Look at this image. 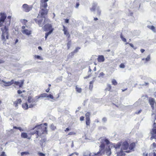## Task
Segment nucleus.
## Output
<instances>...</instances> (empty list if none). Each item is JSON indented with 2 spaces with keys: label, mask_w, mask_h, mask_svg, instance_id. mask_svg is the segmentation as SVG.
<instances>
[{
  "label": "nucleus",
  "mask_w": 156,
  "mask_h": 156,
  "mask_svg": "<svg viewBox=\"0 0 156 156\" xmlns=\"http://www.w3.org/2000/svg\"><path fill=\"white\" fill-rule=\"evenodd\" d=\"M0 16V27H1L3 26V23L4 22H5L6 25L4 28H1V30L2 32V40L5 41L6 39H9L8 29L7 26L8 27L10 25L11 16H8L7 17V19H9V20H6L5 21L7 17L6 14L4 12H1Z\"/></svg>",
  "instance_id": "1"
},
{
  "label": "nucleus",
  "mask_w": 156,
  "mask_h": 156,
  "mask_svg": "<svg viewBox=\"0 0 156 156\" xmlns=\"http://www.w3.org/2000/svg\"><path fill=\"white\" fill-rule=\"evenodd\" d=\"M99 147V151L97 153H91L88 151H86L83 153V156H101L104 154L105 151L108 156L110 155L111 154V149L113 147L112 146H111V148L110 147V146H109L106 148L105 150H104L105 147L104 144H101Z\"/></svg>",
  "instance_id": "2"
},
{
  "label": "nucleus",
  "mask_w": 156,
  "mask_h": 156,
  "mask_svg": "<svg viewBox=\"0 0 156 156\" xmlns=\"http://www.w3.org/2000/svg\"><path fill=\"white\" fill-rule=\"evenodd\" d=\"M48 0H41L40 3V9L41 10L39 12V13L41 15V17L45 18L44 21V24H45L47 22H50V20L49 19L45 18V16H46L48 12V10L46 9L48 7V5L47 2Z\"/></svg>",
  "instance_id": "3"
},
{
  "label": "nucleus",
  "mask_w": 156,
  "mask_h": 156,
  "mask_svg": "<svg viewBox=\"0 0 156 156\" xmlns=\"http://www.w3.org/2000/svg\"><path fill=\"white\" fill-rule=\"evenodd\" d=\"M152 117L155 118L154 120V126L150 132V133L151 135V136L150 138V140H152L153 139H156V117L155 115L153 113L151 115Z\"/></svg>",
  "instance_id": "4"
},
{
  "label": "nucleus",
  "mask_w": 156,
  "mask_h": 156,
  "mask_svg": "<svg viewBox=\"0 0 156 156\" xmlns=\"http://www.w3.org/2000/svg\"><path fill=\"white\" fill-rule=\"evenodd\" d=\"M44 30L45 31H49L45 34V38L46 40L48 36L54 30V28H52V26L51 24L48 23L44 25Z\"/></svg>",
  "instance_id": "5"
},
{
  "label": "nucleus",
  "mask_w": 156,
  "mask_h": 156,
  "mask_svg": "<svg viewBox=\"0 0 156 156\" xmlns=\"http://www.w3.org/2000/svg\"><path fill=\"white\" fill-rule=\"evenodd\" d=\"M121 145L122 146L120 151L119 152H116L117 153V156H123L124 155L125 153L122 150L127 149L129 146L128 143L126 141L122 143Z\"/></svg>",
  "instance_id": "6"
},
{
  "label": "nucleus",
  "mask_w": 156,
  "mask_h": 156,
  "mask_svg": "<svg viewBox=\"0 0 156 156\" xmlns=\"http://www.w3.org/2000/svg\"><path fill=\"white\" fill-rule=\"evenodd\" d=\"M35 131L33 132H31L30 134L31 135L36 134V138H38L39 136H41L43 134L42 133V131L39 125L35 127Z\"/></svg>",
  "instance_id": "7"
},
{
  "label": "nucleus",
  "mask_w": 156,
  "mask_h": 156,
  "mask_svg": "<svg viewBox=\"0 0 156 156\" xmlns=\"http://www.w3.org/2000/svg\"><path fill=\"white\" fill-rule=\"evenodd\" d=\"M27 101L29 104L30 108H33L34 106L36 105V100L33 98L32 96H29L28 97Z\"/></svg>",
  "instance_id": "8"
},
{
  "label": "nucleus",
  "mask_w": 156,
  "mask_h": 156,
  "mask_svg": "<svg viewBox=\"0 0 156 156\" xmlns=\"http://www.w3.org/2000/svg\"><path fill=\"white\" fill-rule=\"evenodd\" d=\"M33 7V5H29L27 4H24L22 5V8L23 11L25 12H28L32 10Z\"/></svg>",
  "instance_id": "9"
},
{
  "label": "nucleus",
  "mask_w": 156,
  "mask_h": 156,
  "mask_svg": "<svg viewBox=\"0 0 156 156\" xmlns=\"http://www.w3.org/2000/svg\"><path fill=\"white\" fill-rule=\"evenodd\" d=\"M42 131V133L43 134H48V129L47 126L48 124L46 123H45L43 124H41L39 125Z\"/></svg>",
  "instance_id": "10"
},
{
  "label": "nucleus",
  "mask_w": 156,
  "mask_h": 156,
  "mask_svg": "<svg viewBox=\"0 0 156 156\" xmlns=\"http://www.w3.org/2000/svg\"><path fill=\"white\" fill-rule=\"evenodd\" d=\"M2 82L4 83V86H9L14 83V80H12L8 82H5L3 80H2Z\"/></svg>",
  "instance_id": "11"
},
{
  "label": "nucleus",
  "mask_w": 156,
  "mask_h": 156,
  "mask_svg": "<svg viewBox=\"0 0 156 156\" xmlns=\"http://www.w3.org/2000/svg\"><path fill=\"white\" fill-rule=\"evenodd\" d=\"M24 82V80H22L20 81V82L18 81H14L13 84H15L16 86H18L19 87H22L23 85Z\"/></svg>",
  "instance_id": "12"
},
{
  "label": "nucleus",
  "mask_w": 156,
  "mask_h": 156,
  "mask_svg": "<svg viewBox=\"0 0 156 156\" xmlns=\"http://www.w3.org/2000/svg\"><path fill=\"white\" fill-rule=\"evenodd\" d=\"M149 101L151 105L152 108L153 109L154 108V104H156V102L154 99L153 98H150L149 99Z\"/></svg>",
  "instance_id": "13"
},
{
  "label": "nucleus",
  "mask_w": 156,
  "mask_h": 156,
  "mask_svg": "<svg viewBox=\"0 0 156 156\" xmlns=\"http://www.w3.org/2000/svg\"><path fill=\"white\" fill-rule=\"evenodd\" d=\"M47 94L45 93H42L40 94L39 96H36V98L38 99L40 98H47Z\"/></svg>",
  "instance_id": "14"
},
{
  "label": "nucleus",
  "mask_w": 156,
  "mask_h": 156,
  "mask_svg": "<svg viewBox=\"0 0 156 156\" xmlns=\"http://www.w3.org/2000/svg\"><path fill=\"white\" fill-rule=\"evenodd\" d=\"M22 102V101L21 99H18L16 101H15L13 102L14 105L16 107H17L18 106L19 104H20Z\"/></svg>",
  "instance_id": "15"
},
{
  "label": "nucleus",
  "mask_w": 156,
  "mask_h": 156,
  "mask_svg": "<svg viewBox=\"0 0 156 156\" xmlns=\"http://www.w3.org/2000/svg\"><path fill=\"white\" fill-rule=\"evenodd\" d=\"M122 142H119L116 144H115L113 145V147L115 148V149L117 150L118 149L120 148V147L122 145Z\"/></svg>",
  "instance_id": "16"
},
{
  "label": "nucleus",
  "mask_w": 156,
  "mask_h": 156,
  "mask_svg": "<svg viewBox=\"0 0 156 156\" xmlns=\"http://www.w3.org/2000/svg\"><path fill=\"white\" fill-rule=\"evenodd\" d=\"M34 20L35 22L38 24L39 26H41V24L43 20H38L37 19H34Z\"/></svg>",
  "instance_id": "17"
},
{
  "label": "nucleus",
  "mask_w": 156,
  "mask_h": 156,
  "mask_svg": "<svg viewBox=\"0 0 156 156\" xmlns=\"http://www.w3.org/2000/svg\"><path fill=\"white\" fill-rule=\"evenodd\" d=\"M98 61L99 62H103L105 60V58L103 55H99L98 58Z\"/></svg>",
  "instance_id": "18"
},
{
  "label": "nucleus",
  "mask_w": 156,
  "mask_h": 156,
  "mask_svg": "<svg viewBox=\"0 0 156 156\" xmlns=\"http://www.w3.org/2000/svg\"><path fill=\"white\" fill-rule=\"evenodd\" d=\"M21 137L22 138H28L30 139V138L28 137L27 133H26L23 132L21 133Z\"/></svg>",
  "instance_id": "19"
},
{
  "label": "nucleus",
  "mask_w": 156,
  "mask_h": 156,
  "mask_svg": "<svg viewBox=\"0 0 156 156\" xmlns=\"http://www.w3.org/2000/svg\"><path fill=\"white\" fill-rule=\"evenodd\" d=\"M22 107L24 110H27L29 108H30L27 102L23 104L22 105Z\"/></svg>",
  "instance_id": "20"
},
{
  "label": "nucleus",
  "mask_w": 156,
  "mask_h": 156,
  "mask_svg": "<svg viewBox=\"0 0 156 156\" xmlns=\"http://www.w3.org/2000/svg\"><path fill=\"white\" fill-rule=\"evenodd\" d=\"M22 32L23 34H25L27 35H30L31 34V32L27 29H25L22 31Z\"/></svg>",
  "instance_id": "21"
},
{
  "label": "nucleus",
  "mask_w": 156,
  "mask_h": 156,
  "mask_svg": "<svg viewBox=\"0 0 156 156\" xmlns=\"http://www.w3.org/2000/svg\"><path fill=\"white\" fill-rule=\"evenodd\" d=\"M86 125L87 128H89L90 127V119H86Z\"/></svg>",
  "instance_id": "22"
},
{
  "label": "nucleus",
  "mask_w": 156,
  "mask_h": 156,
  "mask_svg": "<svg viewBox=\"0 0 156 156\" xmlns=\"http://www.w3.org/2000/svg\"><path fill=\"white\" fill-rule=\"evenodd\" d=\"M154 152L149 153L148 156H156V149H153Z\"/></svg>",
  "instance_id": "23"
},
{
  "label": "nucleus",
  "mask_w": 156,
  "mask_h": 156,
  "mask_svg": "<svg viewBox=\"0 0 156 156\" xmlns=\"http://www.w3.org/2000/svg\"><path fill=\"white\" fill-rule=\"evenodd\" d=\"M147 27L150 29L151 30L153 31V32L154 33H155L156 32L155 28L153 26H147Z\"/></svg>",
  "instance_id": "24"
},
{
  "label": "nucleus",
  "mask_w": 156,
  "mask_h": 156,
  "mask_svg": "<svg viewBox=\"0 0 156 156\" xmlns=\"http://www.w3.org/2000/svg\"><path fill=\"white\" fill-rule=\"evenodd\" d=\"M80 49V48H76L73 52L70 54V56H73L74 55V54L77 52Z\"/></svg>",
  "instance_id": "25"
},
{
  "label": "nucleus",
  "mask_w": 156,
  "mask_h": 156,
  "mask_svg": "<svg viewBox=\"0 0 156 156\" xmlns=\"http://www.w3.org/2000/svg\"><path fill=\"white\" fill-rule=\"evenodd\" d=\"M135 145V144L134 143L131 144L129 147V149L131 150H133L134 147Z\"/></svg>",
  "instance_id": "26"
},
{
  "label": "nucleus",
  "mask_w": 156,
  "mask_h": 156,
  "mask_svg": "<svg viewBox=\"0 0 156 156\" xmlns=\"http://www.w3.org/2000/svg\"><path fill=\"white\" fill-rule=\"evenodd\" d=\"M63 30L64 32V34L65 35H67L68 33V32H67V28L64 25L63 26Z\"/></svg>",
  "instance_id": "27"
},
{
  "label": "nucleus",
  "mask_w": 156,
  "mask_h": 156,
  "mask_svg": "<svg viewBox=\"0 0 156 156\" xmlns=\"http://www.w3.org/2000/svg\"><path fill=\"white\" fill-rule=\"evenodd\" d=\"M50 128L52 130L54 131L56 129V126H55L53 124H51L50 125Z\"/></svg>",
  "instance_id": "28"
},
{
  "label": "nucleus",
  "mask_w": 156,
  "mask_h": 156,
  "mask_svg": "<svg viewBox=\"0 0 156 156\" xmlns=\"http://www.w3.org/2000/svg\"><path fill=\"white\" fill-rule=\"evenodd\" d=\"M97 4L96 3H94L93 5V7L90 9L91 11H94L95 10Z\"/></svg>",
  "instance_id": "29"
},
{
  "label": "nucleus",
  "mask_w": 156,
  "mask_h": 156,
  "mask_svg": "<svg viewBox=\"0 0 156 156\" xmlns=\"http://www.w3.org/2000/svg\"><path fill=\"white\" fill-rule=\"evenodd\" d=\"M90 112H87L85 114V117H86V119H90Z\"/></svg>",
  "instance_id": "30"
},
{
  "label": "nucleus",
  "mask_w": 156,
  "mask_h": 156,
  "mask_svg": "<svg viewBox=\"0 0 156 156\" xmlns=\"http://www.w3.org/2000/svg\"><path fill=\"white\" fill-rule=\"evenodd\" d=\"M34 58H37V59H39L40 60H43V59L41 56L38 55H35L34 56Z\"/></svg>",
  "instance_id": "31"
},
{
  "label": "nucleus",
  "mask_w": 156,
  "mask_h": 156,
  "mask_svg": "<svg viewBox=\"0 0 156 156\" xmlns=\"http://www.w3.org/2000/svg\"><path fill=\"white\" fill-rule=\"evenodd\" d=\"M76 91L79 93H80L81 92L82 89L80 88L76 87Z\"/></svg>",
  "instance_id": "32"
},
{
  "label": "nucleus",
  "mask_w": 156,
  "mask_h": 156,
  "mask_svg": "<svg viewBox=\"0 0 156 156\" xmlns=\"http://www.w3.org/2000/svg\"><path fill=\"white\" fill-rule=\"evenodd\" d=\"M13 129H18L20 131H23V130L20 127H17L16 126H14L13 127Z\"/></svg>",
  "instance_id": "33"
},
{
  "label": "nucleus",
  "mask_w": 156,
  "mask_h": 156,
  "mask_svg": "<svg viewBox=\"0 0 156 156\" xmlns=\"http://www.w3.org/2000/svg\"><path fill=\"white\" fill-rule=\"evenodd\" d=\"M151 148H152V149L156 148V143H153V144L151 146Z\"/></svg>",
  "instance_id": "34"
},
{
  "label": "nucleus",
  "mask_w": 156,
  "mask_h": 156,
  "mask_svg": "<svg viewBox=\"0 0 156 156\" xmlns=\"http://www.w3.org/2000/svg\"><path fill=\"white\" fill-rule=\"evenodd\" d=\"M29 154V153L28 152H23L21 153V156H23L24 154L28 155Z\"/></svg>",
  "instance_id": "35"
},
{
  "label": "nucleus",
  "mask_w": 156,
  "mask_h": 156,
  "mask_svg": "<svg viewBox=\"0 0 156 156\" xmlns=\"http://www.w3.org/2000/svg\"><path fill=\"white\" fill-rule=\"evenodd\" d=\"M47 98H49L51 99H54V97L51 94H49V95L47 94Z\"/></svg>",
  "instance_id": "36"
},
{
  "label": "nucleus",
  "mask_w": 156,
  "mask_h": 156,
  "mask_svg": "<svg viewBox=\"0 0 156 156\" xmlns=\"http://www.w3.org/2000/svg\"><path fill=\"white\" fill-rule=\"evenodd\" d=\"M17 92V93L18 94H22V93L25 92L26 91L25 90H23L22 91H21L20 90H18Z\"/></svg>",
  "instance_id": "37"
},
{
  "label": "nucleus",
  "mask_w": 156,
  "mask_h": 156,
  "mask_svg": "<svg viewBox=\"0 0 156 156\" xmlns=\"http://www.w3.org/2000/svg\"><path fill=\"white\" fill-rule=\"evenodd\" d=\"M120 37H121V39L123 41H124V42H126V39L125 38H124L123 37V36H122V34H121Z\"/></svg>",
  "instance_id": "38"
},
{
  "label": "nucleus",
  "mask_w": 156,
  "mask_h": 156,
  "mask_svg": "<svg viewBox=\"0 0 156 156\" xmlns=\"http://www.w3.org/2000/svg\"><path fill=\"white\" fill-rule=\"evenodd\" d=\"M151 59V56L150 55H148L147 57L145 59V60L147 62L149 61Z\"/></svg>",
  "instance_id": "39"
},
{
  "label": "nucleus",
  "mask_w": 156,
  "mask_h": 156,
  "mask_svg": "<svg viewBox=\"0 0 156 156\" xmlns=\"http://www.w3.org/2000/svg\"><path fill=\"white\" fill-rule=\"evenodd\" d=\"M112 83L113 84L115 85L117 84V82L115 80L113 79L112 81Z\"/></svg>",
  "instance_id": "40"
},
{
  "label": "nucleus",
  "mask_w": 156,
  "mask_h": 156,
  "mask_svg": "<svg viewBox=\"0 0 156 156\" xmlns=\"http://www.w3.org/2000/svg\"><path fill=\"white\" fill-rule=\"evenodd\" d=\"M107 89L109 91L111 89L112 86L110 84H108Z\"/></svg>",
  "instance_id": "41"
},
{
  "label": "nucleus",
  "mask_w": 156,
  "mask_h": 156,
  "mask_svg": "<svg viewBox=\"0 0 156 156\" xmlns=\"http://www.w3.org/2000/svg\"><path fill=\"white\" fill-rule=\"evenodd\" d=\"M103 140L105 141V142H106L107 144H108L110 143L109 141L107 139L104 138L103 139Z\"/></svg>",
  "instance_id": "42"
},
{
  "label": "nucleus",
  "mask_w": 156,
  "mask_h": 156,
  "mask_svg": "<svg viewBox=\"0 0 156 156\" xmlns=\"http://www.w3.org/2000/svg\"><path fill=\"white\" fill-rule=\"evenodd\" d=\"M38 154L39 156H45V154L42 152H38Z\"/></svg>",
  "instance_id": "43"
},
{
  "label": "nucleus",
  "mask_w": 156,
  "mask_h": 156,
  "mask_svg": "<svg viewBox=\"0 0 156 156\" xmlns=\"http://www.w3.org/2000/svg\"><path fill=\"white\" fill-rule=\"evenodd\" d=\"M97 14L98 15H100L101 14V10L99 9L98 8L97 9Z\"/></svg>",
  "instance_id": "44"
},
{
  "label": "nucleus",
  "mask_w": 156,
  "mask_h": 156,
  "mask_svg": "<svg viewBox=\"0 0 156 156\" xmlns=\"http://www.w3.org/2000/svg\"><path fill=\"white\" fill-rule=\"evenodd\" d=\"M78 154L77 153H73L71 154L69 156H77Z\"/></svg>",
  "instance_id": "45"
},
{
  "label": "nucleus",
  "mask_w": 156,
  "mask_h": 156,
  "mask_svg": "<svg viewBox=\"0 0 156 156\" xmlns=\"http://www.w3.org/2000/svg\"><path fill=\"white\" fill-rule=\"evenodd\" d=\"M119 67L121 68H124L125 67V66L124 64L122 63L120 65Z\"/></svg>",
  "instance_id": "46"
},
{
  "label": "nucleus",
  "mask_w": 156,
  "mask_h": 156,
  "mask_svg": "<svg viewBox=\"0 0 156 156\" xmlns=\"http://www.w3.org/2000/svg\"><path fill=\"white\" fill-rule=\"evenodd\" d=\"M70 143L71 148H73L74 146L73 141H72L71 142H70Z\"/></svg>",
  "instance_id": "47"
},
{
  "label": "nucleus",
  "mask_w": 156,
  "mask_h": 156,
  "mask_svg": "<svg viewBox=\"0 0 156 156\" xmlns=\"http://www.w3.org/2000/svg\"><path fill=\"white\" fill-rule=\"evenodd\" d=\"M105 75V74L103 72L101 73L99 75V77L100 76H103Z\"/></svg>",
  "instance_id": "48"
},
{
  "label": "nucleus",
  "mask_w": 156,
  "mask_h": 156,
  "mask_svg": "<svg viewBox=\"0 0 156 156\" xmlns=\"http://www.w3.org/2000/svg\"><path fill=\"white\" fill-rule=\"evenodd\" d=\"M107 120V119L106 117H104L102 119V121L104 122H106Z\"/></svg>",
  "instance_id": "49"
},
{
  "label": "nucleus",
  "mask_w": 156,
  "mask_h": 156,
  "mask_svg": "<svg viewBox=\"0 0 156 156\" xmlns=\"http://www.w3.org/2000/svg\"><path fill=\"white\" fill-rule=\"evenodd\" d=\"M0 156H5V152L4 151L2 152L0 154Z\"/></svg>",
  "instance_id": "50"
},
{
  "label": "nucleus",
  "mask_w": 156,
  "mask_h": 156,
  "mask_svg": "<svg viewBox=\"0 0 156 156\" xmlns=\"http://www.w3.org/2000/svg\"><path fill=\"white\" fill-rule=\"evenodd\" d=\"M27 22V20H23L22 22L24 23V24H25Z\"/></svg>",
  "instance_id": "51"
},
{
  "label": "nucleus",
  "mask_w": 156,
  "mask_h": 156,
  "mask_svg": "<svg viewBox=\"0 0 156 156\" xmlns=\"http://www.w3.org/2000/svg\"><path fill=\"white\" fill-rule=\"evenodd\" d=\"M46 141V138H44L43 139H42L41 140V141L42 142V143H44Z\"/></svg>",
  "instance_id": "52"
},
{
  "label": "nucleus",
  "mask_w": 156,
  "mask_h": 156,
  "mask_svg": "<svg viewBox=\"0 0 156 156\" xmlns=\"http://www.w3.org/2000/svg\"><path fill=\"white\" fill-rule=\"evenodd\" d=\"M84 116H81L80 117V121H83L84 119Z\"/></svg>",
  "instance_id": "53"
},
{
  "label": "nucleus",
  "mask_w": 156,
  "mask_h": 156,
  "mask_svg": "<svg viewBox=\"0 0 156 156\" xmlns=\"http://www.w3.org/2000/svg\"><path fill=\"white\" fill-rule=\"evenodd\" d=\"M5 61L2 59H0V64L4 63Z\"/></svg>",
  "instance_id": "54"
},
{
  "label": "nucleus",
  "mask_w": 156,
  "mask_h": 156,
  "mask_svg": "<svg viewBox=\"0 0 156 156\" xmlns=\"http://www.w3.org/2000/svg\"><path fill=\"white\" fill-rule=\"evenodd\" d=\"M75 134V133L74 132H70L69 133V135H73Z\"/></svg>",
  "instance_id": "55"
},
{
  "label": "nucleus",
  "mask_w": 156,
  "mask_h": 156,
  "mask_svg": "<svg viewBox=\"0 0 156 156\" xmlns=\"http://www.w3.org/2000/svg\"><path fill=\"white\" fill-rule=\"evenodd\" d=\"M20 96L23 98H25V97H26V94H22L20 95Z\"/></svg>",
  "instance_id": "56"
},
{
  "label": "nucleus",
  "mask_w": 156,
  "mask_h": 156,
  "mask_svg": "<svg viewBox=\"0 0 156 156\" xmlns=\"http://www.w3.org/2000/svg\"><path fill=\"white\" fill-rule=\"evenodd\" d=\"M50 90V88H48L47 89L45 90V91L46 92H48Z\"/></svg>",
  "instance_id": "57"
},
{
  "label": "nucleus",
  "mask_w": 156,
  "mask_h": 156,
  "mask_svg": "<svg viewBox=\"0 0 156 156\" xmlns=\"http://www.w3.org/2000/svg\"><path fill=\"white\" fill-rule=\"evenodd\" d=\"M141 110H139L138 112H136V114H139L141 112Z\"/></svg>",
  "instance_id": "58"
},
{
  "label": "nucleus",
  "mask_w": 156,
  "mask_h": 156,
  "mask_svg": "<svg viewBox=\"0 0 156 156\" xmlns=\"http://www.w3.org/2000/svg\"><path fill=\"white\" fill-rule=\"evenodd\" d=\"M79 5V3H76V8H78V6Z\"/></svg>",
  "instance_id": "59"
},
{
  "label": "nucleus",
  "mask_w": 156,
  "mask_h": 156,
  "mask_svg": "<svg viewBox=\"0 0 156 156\" xmlns=\"http://www.w3.org/2000/svg\"><path fill=\"white\" fill-rule=\"evenodd\" d=\"M144 51L145 50L144 49H140V51L142 53H143Z\"/></svg>",
  "instance_id": "60"
},
{
  "label": "nucleus",
  "mask_w": 156,
  "mask_h": 156,
  "mask_svg": "<svg viewBox=\"0 0 156 156\" xmlns=\"http://www.w3.org/2000/svg\"><path fill=\"white\" fill-rule=\"evenodd\" d=\"M91 71V69L90 68V67H89V71L88 72V73H89V74H90V72Z\"/></svg>",
  "instance_id": "61"
},
{
  "label": "nucleus",
  "mask_w": 156,
  "mask_h": 156,
  "mask_svg": "<svg viewBox=\"0 0 156 156\" xmlns=\"http://www.w3.org/2000/svg\"><path fill=\"white\" fill-rule=\"evenodd\" d=\"M149 84V83H145V84H143L142 85H148Z\"/></svg>",
  "instance_id": "62"
},
{
  "label": "nucleus",
  "mask_w": 156,
  "mask_h": 156,
  "mask_svg": "<svg viewBox=\"0 0 156 156\" xmlns=\"http://www.w3.org/2000/svg\"><path fill=\"white\" fill-rule=\"evenodd\" d=\"M65 23H68V19H66L65 20Z\"/></svg>",
  "instance_id": "63"
},
{
  "label": "nucleus",
  "mask_w": 156,
  "mask_h": 156,
  "mask_svg": "<svg viewBox=\"0 0 156 156\" xmlns=\"http://www.w3.org/2000/svg\"><path fill=\"white\" fill-rule=\"evenodd\" d=\"M144 156H148V154L147 153H144Z\"/></svg>",
  "instance_id": "64"
}]
</instances>
